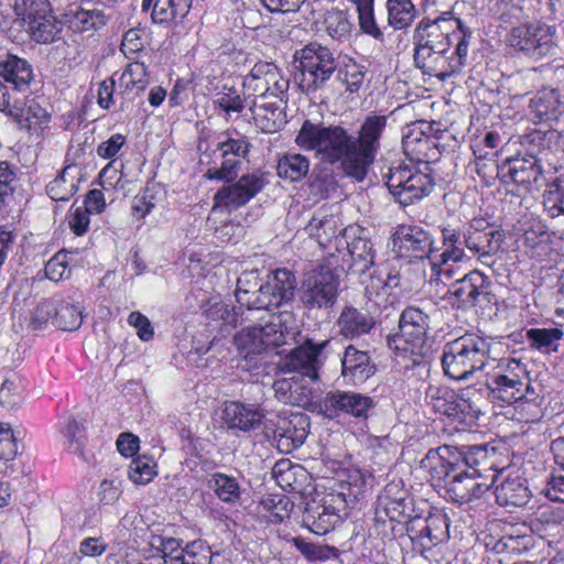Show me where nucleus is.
I'll return each instance as SVG.
<instances>
[{
  "label": "nucleus",
  "instance_id": "nucleus-1",
  "mask_svg": "<svg viewBox=\"0 0 564 564\" xmlns=\"http://www.w3.org/2000/svg\"><path fill=\"white\" fill-rule=\"evenodd\" d=\"M421 464L434 479L444 480L447 496L458 503L480 498L498 480V475L489 474L496 466V451L487 445L465 451L444 446L430 451Z\"/></svg>",
  "mask_w": 564,
  "mask_h": 564
},
{
  "label": "nucleus",
  "instance_id": "nucleus-2",
  "mask_svg": "<svg viewBox=\"0 0 564 564\" xmlns=\"http://www.w3.org/2000/svg\"><path fill=\"white\" fill-rule=\"evenodd\" d=\"M471 31L451 11L424 18L413 33V61L424 74L445 80L466 65Z\"/></svg>",
  "mask_w": 564,
  "mask_h": 564
},
{
  "label": "nucleus",
  "instance_id": "nucleus-3",
  "mask_svg": "<svg viewBox=\"0 0 564 564\" xmlns=\"http://www.w3.org/2000/svg\"><path fill=\"white\" fill-rule=\"evenodd\" d=\"M295 143L304 151H312L324 163L339 164L341 171L359 182V174L349 167L352 155V135L339 124L325 126L306 119L296 137Z\"/></svg>",
  "mask_w": 564,
  "mask_h": 564
},
{
  "label": "nucleus",
  "instance_id": "nucleus-4",
  "mask_svg": "<svg viewBox=\"0 0 564 564\" xmlns=\"http://www.w3.org/2000/svg\"><path fill=\"white\" fill-rule=\"evenodd\" d=\"M491 343L475 333L445 344L442 354L444 373L454 380H465L489 365Z\"/></svg>",
  "mask_w": 564,
  "mask_h": 564
},
{
  "label": "nucleus",
  "instance_id": "nucleus-5",
  "mask_svg": "<svg viewBox=\"0 0 564 564\" xmlns=\"http://www.w3.org/2000/svg\"><path fill=\"white\" fill-rule=\"evenodd\" d=\"M260 319L263 323L243 327L234 337L235 346L246 359L262 354L269 347L282 346L296 334L295 319L290 312H280Z\"/></svg>",
  "mask_w": 564,
  "mask_h": 564
},
{
  "label": "nucleus",
  "instance_id": "nucleus-6",
  "mask_svg": "<svg viewBox=\"0 0 564 564\" xmlns=\"http://www.w3.org/2000/svg\"><path fill=\"white\" fill-rule=\"evenodd\" d=\"M300 74L296 77L300 89L306 95L325 87L337 69L333 52L322 45L308 44L294 55Z\"/></svg>",
  "mask_w": 564,
  "mask_h": 564
},
{
  "label": "nucleus",
  "instance_id": "nucleus-7",
  "mask_svg": "<svg viewBox=\"0 0 564 564\" xmlns=\"http://www.w3.org/2000/svg\"><path fill=\"white\" fill-rule=\"evenodd\" d=\"M388 126V116L370 113L362 120L358 134L352 135V155L349 167L359 174V182L364 181L369 167L380 150V141Z\"/></svg>",
  "mask_w": 564,
  "mask_h": 564
},
{
  "label": "nucleus",
  "instance_id": "nucleus-8",
  "mask_svg": "<svg viewBox=\"0 0 564 564\" xmlns=\"http://www.w3.org/2000/svg\"><path fill=\"white\" fill-rule=\"evenodd\" d=\"M555 35L556 30L552 25L542 22L525 23L509 31L507 43L523 56L540 61L554 51Z\"/></svg>",
  "mask_w": 564,
  "mask_h": 564
},
{
  "label": "nucleus",
  "instance_id": "nucleus-9",
  "mask_svg": "<svg viewBox=\"0 0 564 564\" xmlns=\"http://www.w3.org/2000/svg\"><path fill=\"white\" fill-rule=\"evenodd\" d=\"M384 177L390 193L402 206L423 199L430 195L435 185L430 173L408 165L391 167Z\"/></svg>",
  "mask_w": 564,
  "mask_h": 564
},
{
  "label": "nucleus",
  "instance_id": "nucleus-10",
  "mask_svg": "<svg viewBox=\"0 0 564 564\" xmlns=\"http://www.w3.org/2000/svg\"><path fill=\"white\" fill-rule=\"evenodd\" d=\"M430 316L416 306L404 308L399 318V332L387 338L390 348L421 355L427 338Z\"/></svg>",
  "mask_w": 564,
  "mask_h": 564
},
{
  "label": "nucleus",
  "instance_id": "nucleus-11",
  "mask_svg": "<svg viewBox=\"0 0 564 564\" xmlns=\"http://www.w3.org/2000/svg\"><path fill=\"white\" fill-rule=\"evenodd\" d=\"M243 87L249 94L256 95L260 100L273 97L282 101L288 89L289 79L272 62H258L243 78Z\"/></svg>",
  "mask_w": 564,
  "mask_h": 564
},
{
  "label": "nucleus",
  "instance_id": "nucleus-12",
  "mask_svg": "<svg viewBox=\"0 0 564 564\" xmlns=\"http://www.w3.org/2000/svg\"><path fill=\"white\" fill-rule=\"evenodd\" d=\"M329 345V340L314 344L307 339L285 355L279 362V369L283 373H294L302 380L313 382L318 378L322 366L319 355Z\"/></svg>",
  "mask_w": 564,
  "mask_h": 564
},
{
  "label": "nucleus",
  "instance_id": "nucleus-13",
  "mask_svg": "<svg viewBox=\"0 0 564 564\" xmlns=\"http://www.w3.org/2000/svg\"><path fill=\"white\" fill-rule=\"evenodd\" d=\"M338 280L330 268L312 269L302 283V302L308 307L333 305L337 297Z\"/></svg>",
  "mask_w": 564,
  "mask_h": 564
},
{
  "label": "nucleus",
  "instance_id": "nucleus-14",
  "mask_svg": "<svg viewBox=\"0 0 564 564\" xmlns=\"http://www.w3.org/2000/svg\"><path fill=\"white\" fill-rule=\"evenodd\" d=\"M393 249L399 257L424 260L433 259L435 239L431 231L415 225H401L393 235Z\"/></svg>",
  "mask_w": 564,
  "mask_h": 564
},
{
  "label": "nucleus",
  "instance_id": "nucleus-15",
  "mask_svg": "<svg viewBox=\"0 0 564 564\" xmlns=\"http://www.w3.org/2000/svg\"><path fill=\"white\" fill-rule=\"evenodd\" d=\"M463 238L465 247L485 263L486 259L498 252L505 235L484 218H474L465 227Z\"/></svg>",
  "mask_w": 564,
  "mask_h": 564
},
{
  "label": "nucleus",
  "instance_id": "nucleus-16",
  "mask_svg": "<svg viewBox=\"0 0 564 564\" xmlns=\"http://www.w3.org/2000/svg\"><path fill=\"white\" fill-rule=\"evenodd\" d=\"M268 180L264 173L252 172L242 175L231 185L221 187L214 196L215 205L228 210H236L260 193Z\"/></svg>",
  "mask_w": 564,
  "mask_h": 564
},
{
  "label": "nucleus",
  "instance_id": "nucleus-17",
  "mask_svg": "<svg viewBox=\"0 0 564 564\" xmlns=\"http://www.w3.org/2000/svg\"><path fill=\"white\" fill-rule=\"evenodd\" d=\"M412 506V499L406 489L400 481H392L378 496L375 520L383 523L388 518L390 521L401 522L411 517Z\"/></svg>",
  "mask_w": 564,
  "mask_h": 564
},
{
  "label": "nucleus",
  "instance_id": "nucleus-18",
  "mask_svg": "<svg viewBox=\"0 0 564 564\" xmlns=\"http://www.w3.org/2000/svg\"><path fill=\"white\" fill-rule=\"evenodd\" d=\"M490 281L488 276L478 270L470 271L448 290V299L458 308L476 306L489 294Z\"/></svg>",
  "mask_w": 564,
  "mask_h": 564
},
{
  "label": "nucleus",
  "instance_id": "nucleus-19",
  "mask_svg": "<svg viewBox=\"0 0 564 564\" xmlns=\"http://www.w3.org/2000/svg\"><path fill=\"white\" fill-rule=\"evenodd\" d=\"M373 400L361 393L351 391H330L323 400V408L327 416L335 417L340 413L365 419L373 408Z\"/></svg>",
  "mask_w": 564,
  "mask_h": 564
},
{
  "label": "nucleus",
  "instance_id": "nucleus-20",
  "mask_svg": "<svg viewBox=\"0 0 564 564\" xmlns=\"http://www.w3.org/2000/svg\"><path fill=\"white\" fill-rule=\"evenodd\" d=\"M310 419L303 413H293L289 419H281L274 430L276 447L283 453H291L302 446L308 435Z\"/></svg>",
  "mask_w": 564,
  "mask_h": 564
},
{
  "label": "nucleus",
  "instance_id": "nucleus-21",
  "mask_svg": "<svg viewBox=\"0 0 564 564\" xmlns=\"http://www.w3.org/2000/svg\"><path fill=\"white\" fill-rule=\"evenodd\" d=\"M421 126L422 123H412L406 127L402 137V149L410 161L427 164L435 159L437 150L435 139L426 134Z\"/></svg>",
  "mask_w": 564,
  "mask_h": 564
},
{
  "label": "nucleus",
  "instance_id": "nucleus-22",
  "mask_svg": "<svg viewBox=\"0 0 564 564\" xmlns=\"http://www.w3.org/2000/svg\"><path fill=\"white\" fill-rule=\"evenodd\" d=\"M489 474L498 475L495 488L496 500L503 507H522L530 500V491L527 481L519 475H503V470L497 471L494 467Z\"/></svg>",
  "mask_w": 564,
  "mask_h": 564
},
{
  "label": "nucleus",
  "instance_id": "nucleus-23",
  "mask_svg": "<svg viewBox=\"0 0 564 564\" xmlns=\"http://www.w3.org/2000/svg\"><path fill=\"white\" fill-rule=\"evenodd\" d=\"M563 113L564 104L556 89H541L530 99L529 118L534 124L557 121Z\"/></svg>",
  "mask_w": 564,
  "mask_h": 564
},
{
  "label": "nucleus",
  "instance_id": "nucleus-24",
  "mask_svg": "<svg viewBox=\"0 0 564 564\" xmlns=\"http://www.w3.org/2000/svg\"><path fill=\"white\" fill-rule=\"evenodd\" d=\"M376 371V366L371 362L370 356L366 350H359L349 345L341 358V376L345 381L351 384L365 382Z\"/></svg>",
  "mask_w": 564,
  "mask_h": 564
},
{
  "label": "nucleus",
  "instance_id": "nucleus-25",
  "mask_svg": "<svg viewBox=\"0 0 564 564\" xmlns=\"http://www.w3.org/2000/svg\"><path fill=\"white\" fill-rule=\"evenodd\" d=\"M262 419L263 414L258 408L239 401L226 402L221 409L223 423L230 430L249 432L259 426Z\"/></svg>",
  "mask_w": 564,
  "mask_h": 564
},
{
  "label": "nucleus",
  "instance_id": "nucleus-26",
  "mask_svg": "<svg viewBox=\"0 0 564 564\" xmlns=\"http://www.w3.org/2000/svg\"><path fill=\"white\" fill-rule=\"evenodd\" d=\"M375 324L370 313L354 306H345L336 322L338 334L346 339H357L369 334Z\"/></svg>",
  "mask_w": 564,
  "mask_h": 564
},
{
  "label": "nucleus",
  "instance_id": "nucleus-27",
  "mask_svg": "<svg viewBox=\"0 0 564 564\" xmlns=\"http://www.w3.org/2000/svg\"><path fill=\"white\" fill-rule=\"evenodd\" d=\"M4 113L11 117L21 129L33 133L42 132L50 121V113L35 99L28 100L24 108L10 104Z\"/></svg>",
  "mask_w": 564,
  "mask_h": 564
},
{
  "label": "nucleus",
  "instance_id": "nucleus-28",
  "mask_svg": "<svg viewBox=\"0 0 564 564\" xmlns=\"http://www.w3.org/2000/svg\"><path fill=\"white\" fill-rule=\"evenodd\" d=\"M306 383L307 380H302L296 375L290 378H279L273 383L275 398L285 404L304 408L313 399V390Z\"/></svg>",
  "mask_w": 564,
  "mask_h": 564
},
{
  "label": "nucleus",
  "instance_id": "nucleus-29",
  "mask_svg": "<svg viewBox=\"0 0 564 564\" xmlns=\"http://www.w3.org/2000/svg\"><path fill=\"white\" fill-rule=\"evenodd\" d=\"M341 500L340 495H327L322 503L306 510L305 521L310 523L311 530L318 535L329 532L339 521L340 516L335 507V499Z\"/></svg>",
  "mask_w": 564,
  "mask_h": 564
},
{
  "label": "nucleus",
  "instance_id": "nucleus-30",
  "mask_svg": "<svg viewBox=\"0 0 564 564\" xmlns=\"http://www.w3.org/2000/svg\"><path fill=\"white\" fill-rule=\"evenodd\" d=\"M59 434L63 447L69 454L76 455L82 460H88L86 451V431L82 422L68 415L59 423Z\"/></svg>",
  "mask_w": 564,
  "mask_h": 564
},
{
  "label": "nucleus",
  "instance_id": "nucleus-31",
  "mask_svg": "<svg viewBox=\"0 0 564 564\" xmlns=\"http://www.w3.org/2000/svg\"><path fill=\"white\" fill-rule=\"evenodd\" d=\"M532 386L531 379H486L488 397L495 403L512 404Z\"/></svg>",
  "mask_w": 564,
  "mask_h": 564
},
{
  "label": "nucleus",
  "instance_id": "nucleus-32",
  "mask_svg": "<svg viewBox=\"0 0 564 564\" xmlns=\"http://www.w3.org/2000/svg\"><path fill=\"white\" fill-rule=\"evenodd\" d=\"M192 0H142L144 11L152 8L154 23L169 24L183 19L189 12Z\"/></svg>",
  "mask_w": 564,
  "mask_h": 564
},
{
  "label": "nucleus",
  "instance_id": "nucleus-33",
  "mask_svg": "<svg viewBox=\"0 0 564 564\" xmlns=\"http://www.w3.org/2000/svg\"><path fill=\"white\" fill-rule=\"evenodd\" d=\"M0 77L11 84L14 89L25 91L34 78L32 65L17 55H8L0 62Z\"/></svg>",
  "mask_w": 564,
  "mask_h": 564
},
{
  "label": "nucleus",
  "instance_id": "nucleus-34",
  "mask_svg": "<svg viewBox=\"0 0 564 564\" xmlns=\"http://www.w3.org/2000/svg\"><path fill=\"white\" fill-rule=\"evenodd\" d=\"M505 167L508 169L507 173L510 180L525 188L535 183L541 175V166L533 155L509 159L506 161Z\"/></svg>",
  "mask_w": 564,
  "mask_h": 564
},
{
  "label": "nucleus",
  "instance_id": "nucleus-35",
  "mask_svg": "<svg viewBox=\"0 0 564 564\" xmlns=\"http://www.w3.org/2000/svg\"><path fill=\"white\" fill-rule=\"evenodd\" d=\"M78 170L75 165L65 166L46 185V193L55 202H66L78 191Z\"/></svg>",
  "mask_w": 564,
  "mask_h": 564
},
{
  "label": "nucleus",
  "instance_id": "nucleus-36",
  "mask_svg": "<svg viewBox=\"0 0 564 564\" xmlns=\"http://www.w3.org/2000/svg\"><path fill=\"white\" fill-rule=\"evenodd\" d=\"M311 161L301 153L286 152L281 155L276 164V174L280 178L291 183L302 181L310 172Z\"/></svg>",
  "mask_w": 564,
  "mask_h": 564
},
{
  "label": "nucleus",
  "instance_id": "nucleus-37",
  "mask_svg": "<svg viewBox=\"0 0 564 564\" xmlns=\"http://www.w3.org/2000/svg\"><path fill=\"white\" fill-rule=\"evenodd\" d=\"M149 84V73L144 63L132 62L121 73L119 77L120 93L127 99H131L140 91H143Z\"/></svg>",
  "mask_w": 564,
  "mask_h": 564
},
{
  "label": "nucleus",
  "instance_id": "nucleus-38",
  "mask_svg": "<svg viewBox=\"0 0 564 564\" xmlns=\"http://www.w3.org/2000/svg\"><path fill=\"white\" fill-rule=\"evenodd\" d=\"M268 288L271 290V296L275 304L281 306L289 303L294 297L296 279L288 269H278L268 275Z\"/></svg>",
  "mask_w": 564,
  "mask_h": 564
},
{
  "label": "nucleus",
  "instance_id": "nucleus-39",
  "mask_svg": "<svg viewBox=\"0 0 564 564\" xmlns=\"http://www.w3.org/2000/svg\"><path fill=\"white\" fill-rule=\"evenodd\" d=\"M57 300H41L35 302L33 299H23L24 305L29 306V315L25 317L28 326L32 330H41L48 325H54V315Z\"/></svg>",
  "mask_w": 564,
  "mask_h": 564
},
{
  "label": "nucleus",
  "instance_id": "nucleus-40",
  "mask_svg": "<svg viewBox=\"0 0 564 564\" xmlns=\"http://www.w3.org/2000/svg\"><path fill=\"white\" fill-rule=\"evenodd\" d=\"M30 36L37 43H52L58 39L62 24L53 13L40 15L25 23Z\"/></svg>",
  "mask_w": 564,
  "mask_h": 564
},
{
  "label": "nucleus",
  "instance_id": "nucleus-41",
  "mask_svg": "<svg viewBox=\"0 0 564 564\" xmlns=\"http://www.w3.org/2000/svg\"><path fill=\"white\" fill-rule=\"evenodd\" d=\"M387 21L394 30H403L412 24L419 12L413 0H386Z\"/></svg>",
  "mask_w": 564,
  "mask_h": 564
},
{
  "label": "nucleus",
  "instance_id": "nucleus-42",
  "mask_svg": "<svg viewBox=\"0 0 564 564\" xmlns=\"http://www.w3.org/2000/svg\"><path fill=\"white\" fill-rule=\"evenodd\" d=\"M305 231L310 237L315 238L321 247H326L337 237L339 228L334 216L318 213L311 218Z\"/></svg>",
  "mask_w": 564,
  "mask_h": 564
},
{
  "label": "nucleus",
  "instance_id": "nucleus-43",
  "mask_svg": "<svg viewBox=\"0 0 564 564\" xmlns=\"http://www.w3.org/2000/svg\"><path fill=\"white\" fill-rule=\"evenodd\" d=\"M347 248L351 258L350 269L356 273H365L373 264L372 242L368 238L357 236L347 242Z\"/></svg>",
  "mask_w": 564,
  "mask_h": 564
},
{
  "label": "nucleus",
  "instance_id": "nucleus-44",
  "mask_svg": "<svg viewBox=\"0 0 564 564\" xmlns=\"http://www.w3.org/2000/svg\"><path fill=\"white\" fill-rule=\"evenodd\" d=\"M442 240L445 247L444 251L431 259V265L435 269L440 264H446L448 261L459 262L465 258V251L462 248L460 235L456 229L445 227L442 229Z\"/></svg>",
  "mask_w": 564,
  "mask_h": 564
},
{
  "label": "nucleus",
  "instance_id": "nucleus-45",
  "mask_svg": "<svg viewBox=\"0 0 564 564\" xmlns=\"http://www.w3.org/2000/svg\"><path fill=\"white\" fill-rule=\"evenodd\" d=\"M150 545L164 564H180L184 553V541L169 535H153Z\"/></svg>",
  "mask_w": 564,
  "mask_h": 564
},
{
  "label": "nucleus",
  "instance_id": "nucleus-46",
  "mask_svg": "<svg viewBox=\"0 0 564 564\" xmlns=\"http://www.w3.org/2000/svg\"><path fill=\"white\" fill-rule=\"evenodd\" d=\"M480 408L466 393L455 394L454 400L447 408L445 416L448 419L464 423L473 424L480 414Z\"/></svg>",
  "mask_w": 564,
  "mask_h": 564
},
{
  "label": "nucleus",
  "instance_id": "nucleus-47",
  "mask_svg": "<svg viewBox=\"0 0 564 564\" xmlns=\"http://www.w3.org/2000/svg\"><path fill=\"white\" fill-rule=\"evenodd\" d=\"M351 22L348 12L338 9H332L324 14L322 21L323 30L336 41H344L349 37L351 32Z\"/></svg>",
  "mask_w": 564,
  "mask_h": 564
},
{
  "label": "nucleus",
  "instance_id": "nucleus-48",
  "mask_svg": "<svg viewBox=\"0 0 564 564\" xmlns=\"http://www.w3.org/2000/svg\"><path fill=\"white\" fill-rule=\"evenodd\" d=\"M358 13V23L362 33L377 41H383V32L375 17V0H350Z\"/></svg>",
  "mask_w": 564,
  "mask_h": 564
},
{
  "label": "nucleus",
  "instance_id": "nucleus-49",
  "mask_svg": "<svg viewBox=\"0 0 564 564\" xmlns=\"http://www.w3.org/2000/svg\"><path fill=\"white\" fill-rule=\"evenodd\" d=\"M496 365L487 372L486 379H531L527 365L520 359L516 358H501L499 360L492 359Z\"/></svg>",
  "mask_w": 564,
  "mask_h": 564
},
{
  "label": "nucleus",
  "instance_id": "nucleus-50",
  "mask_svg": "<svg viewBox=\"0 0 564 564\" xmlns=\"http://www.w3.org/2000/svg\"><path fill=\"white\" fill-rule=\"evenodd\" d=\"M256 124L264 132H273L279 128L281 116L276 101L260 102L256 100L250 107Z\"/></svg>",
  "mask_w": 564,
  "mask_h": 564
},
{
  "label": "nucleus",
  "instance_id": "nucleus-51",
  "mask_svg": "<svg viewBox=\"0 0 564 564\" xmlns=\"http://www.w3.org/2000/svg\"><path fill=\"white\" fill-rule=\"evenodd\" d=\"M209 487L216 496L226 503H236L241 496L237 478L223 473H216L209 480Z\"/></svg>",
  "mask_w": 564,
  "mask_h": 564
},
{
  "label": "nucleus",
  "instance_id": "nucleus-52",
  "mask_svg": "<svg viewBox=\"0 0 564 564\" xmlns=\"http://www.w3.org/2000/svg\"><path fill=\"white\" fill-rule=\"evenodd\" d=\"M523 394L524 395H522L521 399L517 400L512 404H514V409L519 414V420L524 422H534L542 416V398L534 386L528 389Z\"/></svg>",
  "mask_w": 564,
  "mask_h": 564
},
{
  "label": "nucleus",
  "instance_id": "nucleus-53",
  "mask_svg": "<svg viewBox=\"0 0 564 564\" xmlns=\"http://www.w3.org/2000/svg\"><path fill=\"white\" fill-rule=\"evenodd\" d=\"M83 323L80 308L67 301H56L54 326L62 330H76Z\"/></svg>",
  "mask_w": 564,
  "mask_h": 564
},
{
  "label": "nucleus",
  "instance_id": "nucleus-54",
  "mask_svg": "<svg viewBox=\"0 0 564 564\" xmlns=\"http://www.w3.org/2000/svg\"><path fill=\"white\" fill-rule=\"evenodd\" d=\"M221 155V164L219 167H209L204 177L207 180L234 182L237 180L238 174L241 170L242 163L249 161L248 158L242 156H226Z\"/></svg>",
  "mask_w": 564,
  "mask_h": 564
},
{
  "label": "nucleus",
  "instance_id": "nucleus-55",
  "mask_svg": "<svg viewBox=\"0 0 564 564\" xmlns=\"http://www.w3.org/2000/svg\"><path fill=\"white\" fill-rule=\"evenodd\" d=\"M422 533L432 545L445 542L449 538V519L445 513L436 512L426 518Z\"/></svg>",
  "mask_w": 564,
  "mask_h": 564
},
{
  "label": "nucleus",
  "instance_id": "nucleus-56",
  "mask_svg": "<svg viewBox=\"0 0 564 564\" xmlns=\"http://www.w3.org/2000/svg\"><path fill=\"white\" fill-rule=\"evenodd\" d=\"M455 394L456 393L446 386L431 383L425 391V400L435 412L445 415Z\"/></svg>",
  "mask_w": 564,
  "mask_h": 564
},
{
  "label": "nucleus",
  "instance_id": "nucleus-57",
  "mask_svg": "<svg viewBox=\"0 0 564 564\" xmlns=\"http://www.w3.org/2000/svg\"><path fill=\"white\" fill-rule=\"evenodd\" d=\"M73 28L77 31L85 32L99 26L105 25V15L100 10L96 9H76L74 12L70 11Z\"/></svg>",
  "mask_w": 564,
  "mask_h": 564
},
{
  "label": "nucleus",
  "instance_id": "nucleus-58",
  "mask_svg": "<svg viewBox=\"0 0 564 564\" xmlns=\"http://www.w3.org/2000/svg\"><path fill=\"white\" fill-rule=\"evenodd\" d=\"M365 68L354 61H349L337 72L338 80L345 85L346 90L350 94L357 93L365 80Z\"/></svg>",
  "mask_w": 564,
  "mask_h": 564
},
{
  "label": "nucleus",
  "instance_id": "nucleus-59",
  "mask_svg": "<svg viewBox=\"0 0 564 564\" xmlns=\"http://www.w3.org/2000/svg\"><path fill=\"white\" fill-rule=\"evenodd\" d=\"M13 9L24 24L53 10L48 0H14Z\"/></svg>",
  "mask_w": 564,
  "mask_h": 564
},
{
  "label": "nucleus",
  "instance_id": "nucleus-60",
  "mask_svg": "<svg viewBox=\"0 0 564 564\" xmlns=\"http://www.w3.org/2000/svg\"><path fill=\"white\" fill-rule=\"evenodd\" d=\"M18 452L15 438L11 426L7 423L0 424V473L7 474L8 463L13 460Z\"/></svg>",
  "mask_w": 564,
  "mask_h": 564
},
{
  "label": "nucleus",
  "instance_id": "nucleus-61",
  "mask_svg": "<svg viewBox=\"0 0 564 564\" xmlns=\"http://www.w3.org/2000/svg\"><path fill=\"white\" fill-rule=\"evenodd\" d=\"M251 143L245 135L232 137L229 133L225 134V139L216 144V150L226 156H242L249 158Z\"/></svg>",
  "mask_w": 564,
  "mask_h": 564
},
{
  "label": "nucleus",
  "instance_id": "nucleus-62",
  "mask_svg": "<svg viewBox=\"0 0 564 564\" xmlns=\"http://www.w3.org/2000/svg\"><path fill=\"white\" fill-rule=\"evenodd\" d=\"M155 467V462L150 457L139 456L133 458L129 466V478L134 484H148L156 474Z\"/></svg>",
  "mask_w": 564,
  "mask_h": 564
},
{
  "label": "nucleus",
  "instance_id": "nucleus-63",
  "mask_svg": "<svg viewBox=\"0 0 564 564\" xmlns=\"http://www.w3.org/2000/svg\"><path fill=\"white\" fill-rule=\"evenodd\" d=\"M20 180L17 170L8 162H0V208L19 188Z\"/></svg>",
  "mask_w": 564,
  "mask_h": 564
},
{
  "label": "nucleus",
  "instance_id": "nucleus-64",
  "mask_svg": "<svg viewBox=\"0 0 564 564\" xmlns=\"http://www.w3.org/2000/svg\"><path fill=\"white\" fill-rule=\"evenodd\" d=\"M527 339L534 349L550 348L554 343L563 337L560 328H531L527 330Z\"/></svg>",
  "mask_w": 564,
  "mask_h": 564
}]
</instances>
